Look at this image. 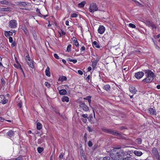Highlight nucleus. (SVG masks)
<instances>
[{"mask_svg": "<svg viewBox=\"0 0 160 160\" xmlns=\"http://www.w3.org/2000/svg\"><path fill=\"white\" fill-rule=\"evenodd\" d=\"M136 142L139 144H141L142 143V140L141 138H138L136 140Z\"/></svg>", "mask_w": 160, "mask_h": 160, "instance_id": "c756f323", "label": "nucleus"}, {"mask_svg": "<svg viewBox=\"0 0 160 160\" xmlns=\"http://www.w3.org/2000/svg\"><path fill=\"white\" fill-rule=\"evenodd\" d=\"M86 3V2L85 1H83L78 4V6L80 8H82L84 6Z\"/></svg>", "mask_w": 160, "mask_h": 160, "instance_id": "b1692460", "label": "nucleus"}, {"mask_svg": "<svg viewBox=\"0 0 160 160\" xmlns=\"http://www.w3.org/2000/svg\"><path fill=\"white\" fill-rule=\"evenodd\" d=\"M1 82L2 85H5V82L3 78L1 79Z\"/></svg>", "mask_w": 160, "mask_h": 160, "instance_id": "c03bdc74", "label": "nucleus"}, {"mask_svg": "<svg viewBox=\"0 0 160 160\" xmlns=\"http://www.w3.org/2000/svg\"><path fill=\"white\" fill-rule=\"evenodd\" d=\"M0 3L3 4H5L7 5H9V2L8 0L0 1Z\"/></svg>", "mask_w": 160, "mask_h": 160, "instance_id": "aec40b11", "label": "nucleus"}, {"mask_svg": "<svg viewBox=\"0 0 160 160\" xmlns=\"http://www.w3.org/2000/svg\"><path fill=\"white\" fill-rule=\"evenodd\" d=\"M67 80V78L65 76H62L60 80L61 81H64V80Z\"/></svg>", "mask_w": 160, "mask_h": 160, "instance_id": "ea45409f", "label": "nucleus"}, {"mask_svg": "<svg viewBox=\"0 0 160 160\" xmlns=\"http://www.w3.org/2000/svg\"><path fill=\"white\" fill-rule=\"evenodd\" d=\"M110 129H107L105 128H102V131L106 133L110 134L111 131Z\"/></svg>", "mask_w": 160, "mask_h": 160, "instance_id": "5701e85b", "label": "nucleus"}, {"mask_svg": "<svg viewBox=\"0 0 160 160\" xmlns=\"http://www.w3.org/2000/svg\"><path fill=\"white\" fill-rule=\"evenodd\" d=\"M105 30V28L103 26L101 25L98 29V32L100 34H103Z\"/></svg>", "mask_w": 160, "mask_h": 160, "instance_id": "9d476101", "label": "nucleus"}, {"mask_svg": "<svg viewBox=\"0 0 160 160\" xmlns=\"http://www.w3.org/2000/svg\"><path fill=\"white\" fill-rule=\"evenodd\" d=\"M129 90L133 94H135L137 91L135 89V88L133 86L130 87L129 88Z\"/></svg>", "mask_w": 160, "mask_h": 160, "instance_id": "4468645a", "label": "nucleus"}, {"mask_svg": "<svg viewBox=\"0 0 160 160\" xmlns=\"http://www.w3.org/2000/svg\"><path fill=\"white\" fill-rule=\"evenodd\" d=\"M72 40L73 41V42H74L76 40H77V39L75 37H73V38H72Z\"/></svg>", "mask_w": 160, "mask_h": 160, "instance_id": "0e129e2a", "label": "nucleus"}, {"mask_svg": "<svg viewBox=\"0 0 160 160\" xmlns=\"http://www.w3.org/2000/svg\"><path fill=\"white\" fill-rule=\"evenodd\" d=\"M148 111L150 114L152 115H155L156 114V110L152 108H150L148 109Z\"/></svg>", "mask_w": 160, "mask_h": 160, "instance_id": "f8f14e48", "label": "nucleus"}, {"mask_svg": "<svg viewBox=\"0 0 160 160\" xmlns=\"http://www.w3.org/2000/svg\"><path fill=\"white\" fill-rule=\"evenodd\" d=\"M81 116H82V117H83L84 118H87L88 119V114H83L82 115H81Z\"/></svg>", "mask_w": 160, "mask_h": 160, "instance_id": "8fccbe9b", "label": "nucleus"}, {"mask_svg": "<svg viewBox=\"0 0 160 160\" xmlns=\"http://www.w3.org/2000/svg\"><path fill=\"white\" fill-rule=\"evenodd\" d=\"M134 153L136 155L138 156H140L142 154V153L141 152L137 150H135L134 151Z\"/></svg>", "mask_w": 160, "mask_h": 160, "instance_id": "a211bd4d", "label": "nucleus"}, {"mask_svg": "<svg viewBox=\"0 0 160 160\" xmlns=\"http://www.w3.org/2000/svg\"><path fill=\"white\" fill-rule=\"evenodd\" d=\"M59 93L61 95H64L66 94L67 92L65 89H62L59 90Z\"/></svg>", "mask_w": 160, "mask_h": 160, "instance_id": "412c9836", "label": "nucleus"}, {"mask_svg": "<svg viewBox=\"0 0 160 160\" xmlns=\"http://www.w3.org/2000/svg\"><path fill=\"white\" fill-rule=\"evenodd\" d=\"M98 10V8L96 4L95 3H92L90 5L89 9V11L92 13Z\"/></svg>", "mask_w": 160, "mask_h": 160, "instance_id": "7ed1b4c3", "label": "nucleus"}, {"mask_svg": "<svg viewBox=\"0 0 160 160\" xmlns=\"http://www.w3.org/2000/svg\"><path fill=\"white\" fill-rule=\"evenodd\" d=\"M45 86L47 87L48 88L50 87L51 86L50 84L47 82H45Z\"/></svg>", "mask_w": 160, "mask_h": 160, "instance_id": "49530a36", "label": "nucleus"}, {"mask_svg": "<svg viewBox=\"0 0 160 160\" xmlns=\"http://www.w3.org/2000/svg\"><path fill=\"white\" fill-rule=\"evenodd\" d=\"M18 4L19 5L23 6H25L27 5V4L26 2H18Z\"/></svg>", "mask_w": 160, "mask_h": 160, "instance_id": "393cba45", "label": "nucleus"}, {"mask_svg": "<svg viewBox=\"0 0 160 160\" xmlns=\"http://www.w3.org/2000/svg\"><path fill=\"white\" fill-rule=\"evenodd\" d=\"M102 160H113V159L109 156H106L103 158Z\"/></svg>", "mask_w": 160, "mask_h": 160, "instance_id": "bb28decb", "label": "nucleus"}, {"mask_svg": "<svg viewBox=\"0 0 160 160\" xmlns=\"http://www.w3.org/2000/svg\"><path fill=\"white\" fill-rule=\"evenodd\" d=\"M84 140L85 141V143H86L87 141V134L86 133H85L84 134Z\"/></svg>", "mask_w": 160, "mask_h": 160, "instance_id": "79ce46f5", "label": "nucleus"}, {"mask_svg": "<svg viewBox=\"0 0 160 160\" xmlns=\"http://www.w3.org/2000/svg\"><path fill=\"white\" fill-rule=\"evenodd\" d=\"M80 50L81 51H84L85 50V48L84 46H82L81 47Z\"/></svg>", "mask_w": 160, "mask_h": 160, "instance_id": "bf43d9fd", "label": "nucleus"}, {"mask_svg": "<svg viewBox=\"0 0 160 160\" xmlns=\"http://www.w3.org/2000/svg\"><path fill=\"white\" fill-rule=\"evenodd\" d=\"M124 156V153L122 151L120 150L117 152H116L113 157L115 160H121Z\"/></svg>", "mask_w": 160, "mask_h": 160, "instance_id": "f03ea898", "label": "nucleus"}, {"mask_svg": "<svg viewBox=\"0 0 160 160\" xmlns=\"http://www.w3.org/2000/svg\"><path fill=\"white\" fill-rule=\"evenodd\" d=\"M9 42H10V43L12 42H13V40L12 38L11 37H10L9 38Z\"/></svg>", "mask_w": 160, "mask_h": 160, "instance_id": "603ef678", "label": "nucleus"}, {"mask_svg": "<svg viewBox=\"0 0 160 160\" xmlns=\"http://www.w3.org/2000/svg\"><path fill=\"white\" fill-rule=\"evenodd\" d=\"M11 46L12 47H13L15 45V42H12Z\"/></svg>", "mask_w": 160, "mask_h": 160, "instance_id": "680f3d73", "label": "nucleus"}, {"mask_svg": "<svg viewBox=\"0 0 160 160\" xmlns=\"http://www.w3.org/2000/svg\"><path fill=\"white\" fill-rule=\"evenodd\" d=\"M91 96H87L86 98H84L83 99L87 100L88 101V100H89V99H91Z\"/></svg>", "mask_w": 160, "mask_h": 160, "instance_id": "58836bf2", "label": "nucleus"}, {"mask_svg": "<svg viewBox=\"0 0 160 160\" xmlns=\"http://www.w3.org/2000/svg\"><path fill=\"white\" fill-rule=\"evenodd\" d=\"M78 15L76 13H74L71 15V17L76 18L77 17Z\"/></svg>", "mask_w": 160, "mask_h": 160, "instance_id": "37998d69", "label": "nucleus"}, {"mask_svg": "<svg viewBox=\"0 0 160 160\" xmlns=\"http://www.w3.org/2000/svg\"><path fill=\"white\" fill-rule=\"evenodd\" d=\"M99 60V58L97 57L96 58V59L94 61L92 62V67L93 69H94L96 68V65L98 62Z\"/></svg>", "mask_w": 160, "mask_h": 160, "instance_id": "ddd939ff", "label": "nucleus"}, {"mask_svg": "<svg viewBox=\"0 0 160 160\" xmlns=\"http://www.w3.org/2000/svg\"><path fill=\"white\" fill-rule=\"evenodd\" d=\"M72 46L71 44H69L67 47V51L68 52H69L71 51Z\"/></svg>", "mask_w": 160, "mask_h": 160, "instance_id": "7c9ffc66", "label": "nucleus"}, {"mask_svg": "<svg viewBox=\"0 0 160 160\" xmlns=\"http://www.w3.org/2000/svg\"><path fill=\"white\" fill-rule=\"evenodd\" d=\"M103 88L107 91H109L110 90V86L109 84L105 85L104 86Z\"/></svg>", "mask_w": 160, "mask_h": 160, "instance_id": "f3484780", "label": "nucleus"}, {"mask_svg": "<svg viewBox=\"0 0 160 160\" xmlns=\"http://www.w3.org/2000/svg\"><path fill=\"white\" fill-rule=\"evenodd\" d=\"M65 24L67 26H69V22L68 21H66L65 22Z\"/></svg>", "mask_w": 160, "mask_h": 160, "instance_id": "774afa93", "label": "nucleus"}, {"mask_svg": "<svg viewBox=\"0 0 160 160\" xmlns=\"http://www.w3.org/2000/svg\"><path fill=\"white\" fill-rule=\"evenodd\" d=\"M90 76L89 75L87 77L86 79L88 82H89V81L90 80Z\"/></svg>", "mask_w": 160, "mask_h": 160, "instance_id": "e2e57ef3", "label": "nucleus"}, {"mask_svg": "<svg viewBox=\"0 0 160 160\" xmlns=\"http://www.w3.org/2000/svg\"><path fill=\"white\" fill-rule=\"evenodd\" d=\"M54 56L57 59H59V57L57 54H56V53L54 54Z\"/></svg>", "mask_w": 160, "mask_h": 160, "instance_id": "5fc2aeb1", "label": "nucleus"}, {"mask_svg": "<svg viewBox=\"0 0 160 160\" xmlns=\"http://www.w3.org/2000/svg\"><path fill=\"white\" fill-rule=\"evenodd\" d=\"M110 131H111L110 133V134L120 137H122V134L121 133H119L117 130L111 129Z\"/></svg>", "mask_w": 160, "mask_h": 160, "instance_id": "6e6552de", "label": "nucleus"}, {"mask_svg": "<svg viewBox=\"0 0 160 160\" xmlns=\"http://www.w3.org/2000/svg\"><path fill=\"white\" fill-rule=\"evenodd\" d=\"M22 30L23 31L24 33L27 35L28 34V32L27 29L26 28H24L22 29Z\"/></svg>", "mask_w": 160, "mask_h": 160, "instance_id": "c9c22d12", "label": "nucleus"}, {"mask_svg": "<svg viewBox=\"0 0 160 160\" xmlns=\"http://www.w3.org/2000/svg\"><path fill=\"white\" fill-rule=\"evenodd\" d=\"M43 148H42L38 147L37 148V150L38 153H41L43 151Z\"/></svg>", "mask_w": 160, "mask_h": 160, "instance_id": "2f4dec72", "label": "nucleus"}, {"mask_svg": "<svg viewBox=\"0 0 160 160\" xmlns=\"http://www.w3.org/2000/svg\"><path fill=\"white\" fill-rule=\"evenodd\" d=\"M88 145L89 147H91L92 146V143L91 141H89L88 143Z\"/></svg>", "mask_w": 160, "mask_h": 160, "instance_id": "de8ad7c7", "label": "nucleus"}, {"mask_svg": "<svg viewBox=\"0 0 160 160\" xmlns=\"http://www.w3.org/2000/svg\"><path fill=\"white\" fill-rule=\"evenodd\" d=\"M5 97L4 95H1L0 96V103L2 102V101L4 99Z\"/></svg>", "mask_w": 160, "mask_h": 160, "instance_id": "f704fd0d", "label": "nucleus"}, {"mask_svg": "<svg viewBox=\"0 0 160 160\" xmlns=\"http://www.w3.org/2000/svg\"><path fill=\"white\" fill-rule=\"evenodd\" d=\"M87 129L88 131L89 132H92L93 131L92 129L89 126H88L87 127Z\"/></svg>", "mask_w": 160, "mask_h": 160, "instance_id": "09e8293b", "label": "nucleus"}, {"mask_svg": "<svg viewBox=\"0 0 160 160\" xmlns=\"http://www.w3.org/2000/svg\"><path fill=\"white\" fill-rule=\"evenodd\" d=\"M15 160H23L22 157H19L18 158H16Z\"/></svg>", "mask_w": 160, "mask_h": 160, "instance_id": "864d4df0", "label": "nucleus"}, {"mask_svg": "<svg viewBox=\"0 0 160 160\" xmlns=\"http://www.w3.org/2000/svg\"><path fill=\"white\" fill-rule=\"evenodd\" d=\"M152 152L153 154V156L156 160H160L159 155L157 149L154 147L152 148Z\"/></svg>", "mask_w": 160, "mask_h": 160, "instance_id": "20e7f679", "label": "nucleus"}, {"mask_svg": "<svg viewBox=\"0 0 160 160\" xmlns=\"http://www.w3.org/2000/svg\"><path fill=\"white\" fill-rule=\"evenodd\" d=\"M67 60L68 61L72 62L73 63H75L77 62V60L76 59H73L70 58H68Z\"/></svg>", "mask_w": 160, "mask_h": 160, "instance_id": "c85d7f7f", "label": "nucleus"}, {"mask_svg": "<svg viewBox=\"0 0 160 160\" xmlns=\"http://www.w3.org/2000/svg\"><path fill=\"white\" fill-rule=\"evenodd\" d=\"M122 160H132V158L130 157H127L123 158Z\"/></svg>", "mask_w": 160, "mask_h": 160, "instance_id": "a19ab883", "label": "nucleus"}, {"mask_svg": "<svg viewBox=\"0 0 160 160\" xmlns=\"http://www.w3.org/2000/svg\"><path fill=\"white\" fill-rule=\"evenodd\" d=\"M28 65L29 66L32 68H33L34 67V63L31 60L28 61L27 62Z\"/></svg>", "mask_w": 160, "mask_h": 160, "instance_id": "dca6fc26", "label": "nucleus"}, {"mask_svg": "<svg viewBox=\"0 0 160 160\" xmlns=\"http://www.w3.org/2000/svg\"><path fill=\"white\" fill-rule=\"evenodd\" d=\"M59 157L60 159H62L63 158V155L62 154H61L59 155Z\"/></svg>", "mask_w": 160, "mask_h": 160, "instance_id": "338daca9", "label": "nucleus"}, {"mask_svg": "<svg viewBox=\"0 0 160 160\" xmlns=\"http://www.w3.org/2000/svg\"><path fill=\"white\" fill-rule=\"evenodd\" d=\"M12 8L10 7H6L4 8H0V12H9L12 10Z\"/></svg>", "mask_w": 160, "mask_h": 160, "instance_id": "1a4fd4ad", "label": "nucleus"}, {"mask_svg": "<svg viewBox=\"0 0 160 160\" xmlns=\"http://www.w3.org/2000/svg\"><path fill=\"white\" fill-rule=\"evenodd\" d=\"M129 26L130 27L132 28H135L136 27V26L134 24H133L131 23H130L129 24Z\"/></svg>", "mask_w": 160, "mask_h": 160, "instance_id": "e433bc0d", "label": "nucleus"}, {"mask_svg": "<svg viewBox=\"0 0 160 160\" xmlns=\"http://www.w3.org/2000/svg\"><path fill=\"white\" fill-rule=\"evenodd\" d=\"M14 132L13 131L10 130L6 133V135L9 138H12L14 135Z\"/></svg>", "mask_w": 160, "mask_h": 160, "instance_id": "9b49d317", "label": "nucleus"}, {"mask_svg": "<svg viewBox=\"0 0 160 160\" xmlns=\"http://www.w3.org/2000/svg\"><path fill=\"white\" fill-rule=\"evenodd\" d=\"M4 35L6 37L9 36H12L13 35V33L12 32L10 31H5L4 33Z\"/></svg>", "mask_w": 160, "mask_h": 160, "instance_id": "6ab92c4d", "label": "nucleus"}, {"mask_svg": "<svg viewBox=\"0 0 160 160\" xmlns=\"http://www.w3.org/2000/svg\"><path fill=\"white\" fill-rule=\"evenodd\" d=\"M37 128L38 130H40L42 128V125L39 122H37Z\"/></svg>", "mask_w": 160, "mask_h": 160, "instance_id": "a878e982", "label": "nucleus"}, {"mask_svg": "<svg viewBox=\"0 0 160 160\" xmlns=\"http://www.w3.org/2000/svg\"><path fill=\"white\" fill-rule=\"evenodd\" d=\"M18 106L20 108H21L22 106V103L20 102L18 103Z\"/></svg>", "mask_w": 160, "mask_h": 160, "instance_id": "3c124183", "label": "nucleus"}, {"mask_svg": "<svg viewBox=\"0 0 160 160\" xmlns=\"http://www.w3.org/2000/svg\"><path fill=\"white\" fill-rule=\"evenodd\" d=\"M149 26L151 27L152 28H156V27L155 25L151 22H149Z\"/></svg>", "mask_w": 160, "mask_h": 160, "instance_id": "473e14b6", "label": "nucleus"}, {"mask_svg": "<svg viewBox=\"0 0 160 160\" xmlns=\"http://www.w3.org/2000/svg\"><path fill=\"white\" fill-rule=\"evenodd\" d=\"M49 70L50 68L49 67H48L47 69H46L45 72L46 75L49 77L51 76L50 72Z\"/></svg>", "mask_w": 160, "mask_h": 160, "instance_id": "2eb2a0df", "label": "nucleus"}, {"mask_svg": "<svg viewBox=\"0 0 160 160\" xmlns=\"http://www.w3.org/2000/svg\"><path fill=\"white\" fill-rule=\"evenodd\" d=\"M119 129L120 130H122L126 129V128L124 126H121L119 127Z\"/></svg>", "mask_w": 160, "mask_h": 160, "instance_id": "052dcab7", "label": "nucleus"}, {"mask_svg": "<svg viewBox=\"0 0 160 160\" xmlns=\"http://www.w3.org/2000/svg\"><path fill=\"white\" fill-rule=\"evenodd\" d=\"M146 77L143 80L142 82L145 83H150L153 79L155 75L154 73L150 70L147 69L143 70Z\"/></svg>", "mask_w": 160, "mask_h": 160, "instance_id": "f257e3e1", "label": "nucleus"}, {"mask_svg": "<svg viewBox=\"0 0 160 160\" xmlns=\"http://www.w3.org/2000/svg\"><path fill=\"white\" fill-rule=\"evenodd\" d=\"M17 21L14 20H12L9 21V26L11 28H15L17 27Z\"/></svg>", "mask_w": 160, "mask_h": 160, "instance_id": "39448f33", "label": "nucleus"}, {"mask_svg": "<svg viewBox=\"0 0 160 160\" xmlns=\"http://www.w3.org/2000/svg\"><path fill=\"white\" fill-rule=\"evenodd\" d=\"M144 75V72H138L135 73V77L137 79H140Z\"/></svg>", "mask_w": 160, "mask_h": 160, "instance_id": "0eeeda50", "label": "nucleus"}, {"mask_svg": "<svg viewBox=\"0 0 160 160\" xmlns=\"http://www.w3.org/2000/svg\"><path fill=\"white\" fill-rule=\"evenodd\" d=\"M62 100L63 102H69V98L67 96H63L62 98Z\"/></svg>", "mask_w": 160, "mask_h": 160, "instance_id": "4be33fe9", "label": "nucleus"}, {"mask_svg": "<svg viewBox=\"0 0 160 160\" xmlns=\"http://www.w3.org/2000/svg\"><path fill=\"white\" fill-rule=\"evenodd\" d=\"M78 73L80 75H82L83 74V72L81 70H79L78 71Z\"/></svg>", "mask_w": 160, "mask_h": 160, "instance_id": "13d9d810", "label": "nucleus"}, {"mask_svg": "<svg viewBox=\"0 0 160 160\" xmlns=\"http://www.w3.org/2000/svg\"><path fill=\"white\" fill-rule=\"evenodd\" d=\"M39 13V16H40L41 17H43L44 18L46 17H47L48 16V15H43L40 12H39L38 13Z\"/></svg>", "mask_w": 160, "mask_h": 160, "instance_id": "4c0bfd02", "label": "nucleus"}, {"mask_svg": "<svg viewBox=\"0 0 160 160\" xmlns=\"http://www.w3.org/2000/svg\"><path fill=\"white\" fill-rule=\"evenodd\" d=\"M92 44L97 48H100V46L98 43L96 41H94L92 43Z\"/></svg>", "mask_w": 160, "mask_h": 160, "instance_id": "cd10ccee", "label": "nucleus"}, {"mask_svg": "<svg viewBox=\"0 0 160 160\" xmlns=\"http://www.w3.org/2000/svg\"><path fill=\"white\" fill-rule=\"evenodd\" d=\"M92 69V68L90 67H88V72H90Z\"/></svg>", "mask_w": 160, "mask_h": 160, "instance_id": "69168bd1", "label": "nucleus"}, {"mask_svg": "<svg viewBox=\"0 0 160 160\" xmlns=\"http://www.w3.org/2000/svg\"><path fill=\"white\" fill-rule=\"evenodd\" d=\"M25 59L27 62L31 60L29 55L26 56L25 58Z\"/></svg>", "mask_w": 160, "mask_h": 160, "instance_id": "72a5a7b5", "label": "nucleus"}, {"mask_svg": "<svg viewBox=\"0 0 160 160\" xmlns=\"http://www.w3.org/2000/svg\"><path fill=\"white\" fill-rule=\"evenodd\" d=\"M73 42L74 43L75 45V46L76 47H78L79 46V44L77 41V40H76L75 41Z\"/></svg>", "mask_w": 160, "mask_h": 160, "instance_id": "a18cd8bd", "label": "nucleus"}, {"mask_svg": "<svg viewBox=\"0 0 160 160\" xmlns=\"http://www.w3.org/2000/svg\"><path fill=\"white\" fill-rule=\"evenodd\" d=\"M79 103V107L82 108L83 111H87L89 110L88 107L84 103L81 102Z\"/></svg>", "mask_w": 160, "mask_h": 160, "instance_id": "423d86ee", "label": "nucleus"}, {"mask_svg": "<svg viewBox=\"0 0 160 160\" xmlns=\"http://www.w3.org/2000/svg\"><path fill=\"white\" fill-rule=\"evenodd\" d=\"M81 120L84 123H86L87 121V119L86 118H82Z\"/></svg>", "mask_w": 160, "mask_h": 160, "instance_id": "4d7b16f0", "label": "nucleus"}, {"mask_svg": "<svg viewBox=\"0 0 160 160\" xmlns=\"http://www.w3.org/2000/svg\"><path fill=\"white\" fill-rule=\"evenodd\" d=\"M8 100L7 99L3 100L2 101V103L3 104H5L7 102Z\"/></svg>", "mask_w": 160, "mask_h": 160, "instance_id": "6e6d98bb", "label": "nucleus"}]
</instances>
